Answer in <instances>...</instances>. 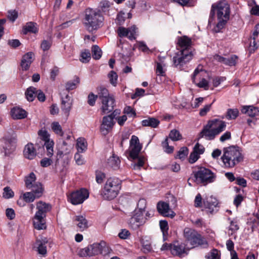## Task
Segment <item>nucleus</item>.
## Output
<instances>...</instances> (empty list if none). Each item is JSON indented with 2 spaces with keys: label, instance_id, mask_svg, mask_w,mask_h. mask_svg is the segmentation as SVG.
Returning <instances> with one entry per match:
<instances>
[{
  "label": "nucleus",
  "instance_id": "nucleus-1",
  "mask_svg": "<svg viewBox=\"0 0 259 259\" xmlns=\"http://www.w3.org/2000/svg\"><path fill=\"white\" fill-rule=\"evenodd\" d=\"M215 13H217L218 22L214 28V30L218 32L224 27L230 17V6L226 0H223L212 5L208 19L209 25L213 23Z\"/></svg>",
  "mask_w": 259,
  "mask_h": 259
},
{
  "label": "nucleus",
  "instance_id": "nucleus-2",
  "mask_svg": "<svg viewBox=\"0 0 259 259\" xmlns=\"http://www.w3.org/2000/svg\"><path fill=\"white\" fill-rule=\"evenodd\" d=\"M191 43V39L186 36H183L179 38V48L178 49L180 50L175 54L172 58L175 66L181 68L192 59Z\"/></svg>",
  "mask_w": 259,
  "mask_h": 259
},
{
  "label": "nucleus",
  "instance_id": "nucleus-3",
  "mask_svg": "<svg viewBox=\"0 0 259 259\" xmlns=\"http://www.w3.org/2000/svg\"><path fill=\"white\" fill-rule=\"evenodd\" d=\"M104 17L99 11L88 8L85 11L84 25L90 32L96 31L104 24Z\"/></svg>",
  "mask_w": 259,
  "mask_h": 259
},
{
  "label": "nucleus",
  "instance_id": "nucleus-4",
  "mask_svg": "<svg viewBox=\"0 0 259 259\" xmlns=\"http://www.w3.org/2000/svg\"><path fill=\"white\" fill-rule=\"evenodd\" d=\"M226 123L218 119L209 120L201 132V136L206 140H212L225 130Z\"/></svg>",
  "mask_w": 259,
  "mask_h": 259
},
{
  "label": "nucleus",
  "instance_id": "nucleus-5",
  "mask_svg": "<svg viewBox=\"0 0 259 259\" xmlns=\"http://www.w3.org/2000/svg\"><path fill=\"white\" fill-rule=\"evenodd\" d=\"M36 212L33 218V226L35 229L40 230L46 229L45 218L46 213L52 209L51 205L40 201L37 203Z\"/></svg>",
  "mask_w": 259,
  "mask_h": 259
},
{
  "label": "nucleus",
  "instance_id": "nucleus-6",
  "mask_svg": "<svg viewBox=\"0 0 259 259\" xmlns=\"http://www.w3.org/2000/svg\"><path fill=\"white\" fill-rule=\"evenodd\" d=\"M221 158L225 167L232 168L242 160L243 157L237 148L232 146L224 149Z\"/></svg>",
  "mask_w": 259,
  "mask_h": 259
},
{
  "label": "nucleus",
  "instance_id": "nucleus-7",
  "mask_svg": "<svg viewBox=\"0 0 259 259\" xmlns=\"http://www.w3.org/2000/svg\"><path fill=\"white\" fill-rule=\"evenodd\" d=\"M121 189V181L115 177L109 178L106 181L101 194L105 200H112L118 194Z\"/></svg>",
  "mask_w": 259,
  "mask_h": 259
},
{
  "label": "nucleus",
  "instance_id": "nucleus-8",
  "mask_svg": "<svg viewBox=\"0 0 259 259\" xmlns=\"http://www.w3.org/2000/svg\"><path fill=\"white\" fill-rule=\"evenodd\" d=\"M110 252V248L106 246L104 242L100 243H94L81 249L79 252L80 256H92L101 254L103 255L109 254Z\"/></svg>",
  "mask_w": 259,
  "mask_h": 259
},
{
  "label": "nucleus",
  "instance_id": "nucleus-9",
  "mask_svg": "<svg viewBox=\"0 0 259 259\" xmlns=\"http://www.w3.org/2000/svg\"><path fill=\"white\" fill-rule=\"evenodd\" d=\"M184 236L186 241L192 246V248L198 246L206 248L208 246V243L205 239L192 229L185 228Z\"/></svg>",
  "mask_w": 259,
  "mask_h": 259
},
{
  "label": "nucleus",
  "instance_id": "nucleus-10",
  "mask_svg": "<svg viewBox=\"0 0 259 259\" xmlns=\"http://www.w3.org/2000/svg\"><path fill=\"white\" fill-rule=\"evenodd\" d=\"M194 181L197 183L204 185L213 182L216 175L210 169L204 167H199L197 170L193 171Z\"/></svg>",
  "mask_w": 259,
  "mask_h": 259
},
{
  "label": "nucleus",
  "instance_id": "nucleus-11",
  "mask_svg": "<svg viewBox=\"0 0 259 259\" xmlns=\"http://www.w3.org/2000/svg\"><path fill=\"white\" fill-rule=\"evenodd\" d=\"M146 223V219L144 218V214L137 211H134L131 217L127 221L128 227L133 230L139 229Z\"/></svg>",
  "mask_w": 259,
  "mask_h": 259
},
{
  "label": "nucleus",
  "instance_id": "nucleus-12",
  "mask_svg": "<svg viewBox=\"0 0 259 259\" xmlns=\"http://www.w3.org/2000/svg\"><path fill=\"white\" fill-rule=\"evenodd\" d=\"M36 176L33 172H31L25 179V186L27 189H31L37 197H40L43 193V188L41 183L35 182Z\"/></svg>",
  "mask_w": 259,
  "mask_h": 259
},
{
  "label": "nucleus",
  "instance_id": "nucleus-13",
  "mask_svg": "<svg viewBox=\"0 0 259 259\" xmlns=\"http://www.w3.org/2000/svg\"><path fill=\"white\" fill-rule=\"evenodd\" d=\"M3 141L2 152L6 157H11L16 150V138L14 136H8L4 138Z\"/></svg>",
  "mask_w": 259,
  "mask_h": 259
},
{
  "label": "nucleus",
  "instance_id": "nucleus-14",
  "mask_svg": "<svg viewBox=\"0 0 259 259\" xmlns=\"http://www.w3.org/2000/svg\"><path fill=\"white\" fill-rule=\"evenodd\" d=\"M89 196L88 191L84 188L73 192L68 196L69 201L73 205L81 204L87 199Z\"/></svg>",
  "mask_w": 259,
  "mask_h": 259
},
{
  "label": "nucleus",
  "instance_id": "nucleus-15",
  "mask_svg": "<svg viewBox=\"0 0 259 259\" xmlns=\"http://www.w3.org/2000/svg\"><path fill=\"white\" fill-rule=\"evenodd\" d=\"M204 73V70L202 69V66H198L194 71L192 79L193 82L198 87L208 90L209 87L208 82L203 78L200 79L201 77Z\"/></svg>",
  "mask_w": 259,
  "mask_h": 259
},
{
  "label": "nucleus",
  "instance_id": "nucleus-16",
  "mask_svg": "<svg viewBox=\"0 0 259 259\" xmlns=\"http://www.w3.org/2000/svg\"><path fill=\"white\" fill-rule=\"evenodd\" d=\"M61 109L66 116L68 117L71 109L73 100L68 94L67 91H62L61 93Z\"/></svg>",
  "mask_w": 259,
  "mask_h": 259
},
{
  "label": "nucleus",
  "instance_id": "nucleus-17",
  "mask_svg": "<svg viewBox=\"0 0 259 259\" xmlns=\"http://www.w3.org/2000/svg\"><path fill=\"white\" fill-rule=\"evenodd\" d=\"M142 146L139 142V138L136 136H132L130 140L129 147V156L131 159H135L142 149Z\"/></svg>",
  "mask_w": 259,
  "mask_h": 259
},
{
  "label": "nucleus",
  "instance_id": "nucleus-18",
  "mask_svg": "<svg viewBox=\"0 0 259 259\" xmlns=\"http://www.w3.org/2000/svg\"><path fill=\"white\" fill-rule=\"evenodd\" d=\"M111 114L104 116L103 118L102 123L100 126V131L103 135H106L112 128L114 124L113 119L115 117L114 112Z\"/></svg>",
  "mask_w": 259,
  "mask_h": 259
},
{
  "label": "nucleus",
  "instance_id": "nucleus-19",
  "mask_svg": "<svg viewBox=\"0 0 259 259\" xmlns=\"http://www.w3.org/2000/svg\"><path fill=\"white\" fill-rule=\"evenodd\" d=\"M137 29V28L135 25L128 28L119 27L117 32L120 37H126L130 40H133L136 38Z\"/></svg>",
  "mask_w": 259,
  "mask_h": 259
},
{
  "label": "nucleus",
  "instance_id": "nucleus-20",
  "mask_svg": "<svg viewBox=\"0 0 259 259\" xmlns=\"http://www.w3.org/2000/svg\"><path fill=\"white\" fill-rule=\"evenodd\" d=\"M48 240L46 237H41L37 238L34 244V248L37 251L38 253L45 256L47 253V246Z\"/></svg>",
  "mask_w": 259,
  "mask_h": 259
},
{
  "label": "nucleus",
  "instance_id": "nucleus-21",
  "mask_svg": "<svg viewBox=\"0 0 259 259\" xmlns=\"http://www.w3.org/2000/svg\"><path fill=\"white\" fill-rule=\"evenodd\" d=\"M185 244L179 241H175L172 243L171 253L174 256L182 257L186 253Z\"/></svg>",
  "mask_w": 259,
  "mask_h": 259
},
{
  "label": "nucleus",
  "instance_id": "nucleus-22",
  "mask_svg": "<svg viewBox=\"0 0 259 259\" xmlns=\"http://www.w3.org/2000/svg\"><path fill=\"white\" fill-rule=\"evenodd\" d=\"M102 102L101 110L103 114H108L112 111L115 105V101L113 97L104 98Z\"/></svg>",
  "mask_w": 259,
  "mask_h": 259
},
{
  "label": "nucleus",
  "instance_id": "nucleus-23",
  "mask_svg": "<svg viewBox=\"0 0 259 259\" xmlns=\"http://www.w3.org/2000/svg\"><path fill=\"white\" fill-rule=\"evenodd\" d=\"M203 204L205 208L207 209V211L212 213L218 205V200L212 196L206 197L203 199Z\"/></svg>",
  "mask_w": 259,
  "mask_h": 259
},
{
  "label": "nucleus",
  "instance_id": "nucleus-24",
  "mask_svg": "<svg viewBox=\"0 0 259 259\" xmlns=\"http://www.w3.org/2000/svg\"><path fill=\"white\" fill-rule=\"evenodd\" d=\"M157 209L158 212L164 217H174V215L170 214L169 212L174 213L171 211L169 208V204L167 202L160 201L157 204Z\"/></svg>",
  "mask_w": 259,
  "mask_h": 259
},
{
  "label": "nucleus",
  "instance_id": "nucleus-25",
  "mask_svg": "<svg viewBox=\"0 0 259 259\" xmlns=\"http://www.w3.org/2000/svg\"><path fill=\"white\" fill-rule=\"evenodd\" d=\"M38 26L37 24L33 22H27L22 28L23 34H27L28 33L36 34L38 32Z\"/></svg>",
  "mask_w": 259,
  "mask_h": 259
},
{
  "label": "nucleus",
  "instance_id": "nucleus-26",
  "mask_svg": "<svg viewBox=\"0 0 259 259\" xmlns=\"http://www.w3.org/2000/svg\"><path fill=\"white\" fill-rule=\"evenodd\" d=\"M33 54L32 52H28L22 57L21 66L23 70L26 71L29 69L30 66L32 62Z\"/></svg>",
  "mask_w": 259,
  "mask_h": 259
},
{
  "label": "nucleus",
  "instance_id": "nucleus-27",
  "mask_svg": "<svg viewBox=\"0 0 259 259\" xmlns=\"http://www.w3.org/2000/svg\"><path fill=\"white\" fill-rule=\"evenodd\" d=\"M36 152L34 145L32 143L27 144L24 150V155L28 159H33L36 156Z\"/></svg>",
  "mask_w": 259,
  "mask_h": 259
},
{
  "label": "nucleus",
  "instance_id": "nucleus-28",
  "mask_svg": "<svg viewBox=\"0 0 259 259\" xmlns=\"http://www.w3.org/2000/svg\"><path fill=\"white\" fill-rule=\"evenodd\" d=\"M242 113L247 114L250 117H255L259 115V108L252 105L244 106L241 109Z\"/></svg>",
  "mask_w": 259,
  "mask_h": 259
},
{
  "label": "nucleus",
  "instance_id": "nucleus-29",
  "mask_svg": "<svg viewBox=\"0 0 259 259\" xmlns=\"http://www.w3.org/2000/svg\"><path fill=\"white\" fill-rule=\"evenodd\" d=\"M74 223L77 226L80 231H83L88 228V221L83 215H77L73 219Z\"/></svg>",
  "mask_w": 259,
  "mask_h": 259
},
{
  "label": "nucleus",
  "instance_id": "nucleus-30",
  "mask_svg": "<svg viewBox=\"0 0 259 259\" xmlns=\"http://www.w3.org/2000/svg\"><path fill=\"white\" fill-rule=\"evenodd\" d=\"M13 119H23L26 117V112L19 107H14L11 111Z\"/></svg>",
  "mask_w": 259,
  "mask_h": 259
},
{
  "label": "nucleus",
  "instance_id": "nucleus-31",
  "mask_svg": "<svg viewBox=\"0 0 259 259\" xmlns=\"http://www.w3.org/2000/svg\"><path fill=\"white\" fill-rule=\"evenodd\" d=\"M228 220L230 221V225L228 227V235L231 236L235 234L239 229V222L236 218H234L233 220L228 218Z\"/></svg>",
  "mask_w": 259,
  "mask_h": 259
},
{
  "label": "nucleus",
  "instance_id": "nucleus-32",
  "mask_svg": "<svg viewBox=\"0 0 259 259\" xmlns=\"http://www.w3.org/2000/svg\"><path fill=\"white\" fill-rule=\"evenodd\" d=\"M120 160L118 157L115 156L114 154L110 157L107 161V165L108 167L112 168L113 169H117L119 168Z\"/></svg>",
  "mask_w": 259,
  "mask_h": 259
},
{
  "label": "nucleus",
  "instance_id": "nucleus-33",
  "mask_svg": "<svg viewBox=\"0 0 259 259\" xmlns=\"http://www.w3.org/2000/svg\"><path fill=\"white\" fill-rule=\"evenodd\" d=\"M87 142L83 138H79L77 140L76 148L78 152H83L87 149Z\"/></svg>",
  "mask_w": 259,
  "mask_h": 259
},
{
  "label": "nucleus",
  "instance_id": "nucleus-34",
  "mask_svg": "<svg viewBox=\"0 0 259 259\" xmlns=\"http://www.w3.org/2000/svg\"><path fill=\"white\" fill-rule=\"evenodd\" d=\"M38 92L36 88L30 87L25 92V96L27 100L29 101H33Z\"/></svg>",
  "mask_w": 259,
  "mask_h": 259
},
{
  "label": "nucleus",
  "instance_id": "nucleus-35",
  "mask_svg": "<svg viewBox=\"0 0 259 259\" xmlns=\"http://www.w3.org/2000/svg\"><path fill=\"white\" fill-rule=\"evenodd\" d=\"M142 125L145 126H151L152 127H156L159 123V121L154 118H150L147 119H144L142 121Z\"/></svg>",
  "mask_w": 259,
  "mask_h": 259
},
{
  "label": "nucleus",
  "instance_id": "nucleus-36",
  "mask_svg": "<svg viewBox=\"0 0 259 259\" xmlns=\"http://www.w3.org/2000/svg\"><path fill=\"white\" fill-rule=\"evenodd\" d=\"M248 50L250 54L253 53L259 47V41L256 39H251L250 37L248 39Z\"/></svg>",
  "mask_w": 259,
  "mask_h": 259
},
{
  "label": "nucleus",
  "instance_id": "nucleus-37",
  "mask_svg": "<svg viewBox=\"0 0 259 259\" xmlns=\"http://www.w3.org/2000/svg\"><path fill=\"white\" fill-rule=\"evenodd\" d=\"M239 115V111L237 109H229L227 110L226 117L228 120L236 119Z\"/></svg>",
  "mask_w": 259,
  "mask_h": 259
},
{
  "label": "nucleus",
  "instance_id": "nucleus-38",
  "mask_svg": "<svg viewBox=\"0 0 259 259\" xmlns=\"http://www.w3.org/2000/svg\"><path fill=\"white\" fill-rule=\"evenodd\" d=\"M79 82V78L78 77H76L75 79H74L73 81L68 82L66 84V89L64 90L63 91H67L68 94H69V91L70 90H72L76 88L77 84Z\"/></svg>",
  "mask_w": 259,
  "mask_h": 259
},
{
  "label": "nucleus",
  "instance_id": "nucleus-39",
  "mask_svg": "<svg viewBox=\"0 0 259 259\" xmlns=\"http://www.w3.org/2000/svg\"><path fill=\"white\" fill-rule=\"evenodd\" d=\"M37 197L36 194L33 192H26L23 195V199L27 203L33 202L36 198H39Z\"/></svg>",
  "mask_w": 259,
  "mask_h": 259
},
{
  "label": "nucleus",
  "instance_id": "nucleus-40",
  "mask_svg": "<svg viewBox=\"0 0 259 259\" xmlns=\"http://www.w3.org/2000/svg\"><path fill=\"white\" fill-rule=\"evenodd\" d=\"M146 199L144 198L140 199L137 203V208L135 209L134 211H137V212L140 211L144 214L146 207Z\"/></svg>",
  "mask_w": 259,
  "mask_h": 259
},
{
  "label": "nucleus",
  "instance_id": "nucleus-41",
  "mask_svg": "<svg viewBox=\"0 0 259 259\" xmlns=\"http://www.w3.org/2000/svg\"><path fill=\"white\" fill-rule=\"evenodd\" d=\"M99 98L100 100L104 99V98H107L112 97L108 93V91L104 87H101L99 89L98 95Z\"/></svg>",
  "mask_w": 259,
  "mask_h": 259
},
{
  "label": "nucleus",
  "instance_id": "nucleus-42",
  "mask_svg": "<svg viewBox=\"0 0 259 259\" xmlns=\"http://www.w3.org/2000/svg\"><path fill=\"white\" fill-rule=\"evenodd\" d=\"M169 138L173 141H177L182 139V136L177 130H172L169 134Z\"/></svg>",
  "mask_w": 259,
  "mask_h": 259
},
{
  "label": "nucleus",
  "instance_id": "nucleus-43",
  "mask_svg": "<svg viewBox=\"0 0 259 259\" xmlns=\"http://www.w3.org/2000/svg\"><path fill=\"white\" fill-rule=\"evenodd\" d=\"M93 58L96 60L99 59L102 56V51L97 45H94L92 48Z\"/></svg>",
  "mask_w": 259,
  "mask_h": 259
},
{
  "label": "nucleus",
  "instance_id": "nucleus-44",
  "mask_svg": "<svg viewBox=\"0 0 259 259\" xmlns=\"http://www.w3.org/2000/svg\"><path fill=\"white\" fill-rule=\"evenodd\" d=\"M51 127L55 134L60 136H63V132L62 127L58 122H53L51 124Z\"/></svg>",
  "mask_w": 259,
  "mask_h": 259
},
{
  "label": "nucleus",
  "instance_id": "nucleus-45",
  "mask_svg": "<svg viewBox=\"0 0 259 259\" xmlns=\"http://www.w3.org/2000/svg\"><path fill=\"white\" fill-rule=\"evenodd\" d=\"M108 77L109 79V81L111 84L114 87L116 86L118 78V75L117 73L114 71H111L108 73Z\"/></svg>",
  "mask_w": 259,
  "mask_h": 259
},
{
  "label": "nucleus",
  "instance_id": "nucleus-46",
  "mask_svg": "<svg viewBox=\"0 0 259 259\" xmlns=\"http://www.w3.org/2000/svg\"><path fill=\"white\" fill-rule=\"evenodd\" d=\"M174 2H177L181 6L187 7H193L196 4L195 0H173Z\"/></svg>",
  "mask_w": 259,
  "mask_h": 259
},
{
  "label": "nucleus",
  "instance_id": "nucleus-47",
  "mask_svg": "<svg viewBox=\"0 0 259 259\" xmlns=\"http://www.w3.org/2000/svg\"><path fill=\"white\" fill-rule=\"evenodd\" d=\"M18 17V12L15 10H11L8 11L7 18L12 22H14Z\"/></svg>",
  "mask_w": 259,
  "mask_h": 259
},
{
  "label": "nucleus",
  "instance_id": "nucleus-48",
  "mask_svg": "<svg viewBox=\"0 0 259 259\" xmlns=\"http://www.w3.org/2000/svg\"><path fill=\"white\" fill-rule=\"evenodd\" d=\"M207 259H220V253L217 249H213L207 255Z\"/></svg>",
  "mask_w": 259,
  "mask_h": 259
},
{
  "label": "nucleus",
  "instance_id": "nucleus-49",
  "mask_svg": "<svg viewBox=\"0 0 259 259\" xmlns=\"http://www.w3.org/2000/svg\"><path fill=\"white\" fill-rule=\"evenodd\" d=\"M3 196L6 199H10L14 197V193L10 187H6L4 188Z\"/></svg>",
  "mask_w": 259,
  "mask_h": 259
},
{
  "label": "nucleus",
  "instance_id": "nucleus-50",
  "mask_svg": "<svg viewBox=\"0 0 259 259\" xmlns=\"http://www.w3.org/2000/svg\"><path fill=\"white\" fill-rule=\"evenodd\" d=\"M162 146L164 151L167 153H171L174 151V147L172 146H169L167 138H165L164 141L162 142Z\"/></svg>",
  "mask_w": 259,
  "mask_h": 259
},
{
  "label": "nucleus",
  "instance_id": "nucleus-51",
  "mask_svg": "<svg viewBox=\"0 0 259 259\" xmlns=\"http://www.w3.org/2000/svg\"><path fill=\"white\" fill-rule=\"evenodd\" d=\"M137 158H138V162L134 165L135 169L140 168L144 165L145 162L147 160L146 157L143 155L138 156Z\"/></svg>",
  "mask_w": 259,
  "mask_h": 259
},
{
  "label": "nucleus",
  "instance_id": "nucleus-52",
  "mask_svg": "<svg viewBox=\"0 0 259 259\" xmlns=\"http://www.w3.org/2000/svg\"><path fill=\"white\" fill-rule=\"evenodd\" d=\"M123 112L129 117L134 118L136 116L135 110L131 106H126L124 109Z\"/></svg>",
  "mask_w": 259,
  "mask_h": 259
},
{
  "label": "nucleus",
  "instance_id": "nucleus-53",
  "mask_svg": "<svg viewBox=\"0 0 259 259\" xmlns=\"http://www.w3.org/2000/svg\"><path fill=\"white\" fill-rule=\"evenodd\" d=\"M81 58L80 60L82 63H87L91 59V54L89 50H85L82 52L80 55Z\"/></svg>",
  "mask_w": 259,
  "mask_h": 259
},
{
  "label": "nucleus",
  "instance_id": "nucleus-54",
  "mask_svg": "<svg viewBox=\"0 0 259 259\" xmlns=\"http://www.w3.org/2000/svg\"><path fill=\"white\" fill-rule=\"evenodd\" d=\"M188 154V149L186 147H183L180 149L179 151L177 157L179 159H182L185 158V157Z\"/></svg>",
  "mask_w": 259,
  "mask_h": 259
},
{
  "label": "nucleus",
  "instance_id": "nucleus-55",
  "mask_svg": "<svg viewBox=\"0 0 259 259\" xmlns=\"http://www.w3.org/2000/svg\"><path fill=\"white\" fill-rule=\"evenodd\" d=\"M156 73L158 76H164L165 74V69L161 63H156Z\"/></svg>",
  "mask_w": 259,
  "mask_h": 259
},
{
  "label": "nucleus",
  "instance_id": "nucleus-56",
  "mask_svg": "<svg viewBox=\"0 0 259 259\" xmlns=\"http://www.w3.org/2000/svg\"><path fill=\"white\" fill-rule=\"evenodd\" d=\"M145 90L143 89L137 88L135 93L131 95L132 99H136L138 97L144 96L145 95Z\"/></svg>",
  "mask_w": 259,
  "mask_h": 259
},
{
  "label": "nucleus",
  "instance_id": "nucleus-57",
  "mask_svg": "<svg viewBox=\"0 0 259 259\" xmlns=\"http://www.w3.org/2000/svg\"><path fill=\"white\" fill-rule=\"evenodd\" d=\"M238 60V57L235 55H232L227 58V65L229 66H235Z\"/></svg>",
  "mask_w": 259,
  "mask_h": 259
},
{
  "label": "nucleus",
  "instance_id": "nucleus-58",
  "mask_svg": "<svg viewBox=\"0 0 259 259\" xmlns=\"http://www.w3.org/2000/svg\"><path fill=\"white\" fill-rule=\"evenodd\" d=\"M159 225L160 229L163 233V235L167 234V231L168 229V223L166 221H160L159 222Z\"/></svg>",
  "mask_w": 259,
  "mask_h": 259
},
{
  "label": "nucleus",
  "instance_id": "nucleus-59",
  "mask_svg": "<svg viewBox=\"0 0 259 259\" xmlns=\"http://www.w3.org/2000/svg\"><path fill=\"white\" fill-rule=\"evenodd\" d=\"M38 136L40 139L45 142L50 140V135L48 132L46 130H39L38 133Z\"/></svg>",
  "mask_w": 259,
  "mask_h": 259
},
{
  "label": "nucleus",
  "instance_id": "nucleus-60",
  "mask_svg": "<svg viewBox=\"0 0 259 259\" xmlns=\"http://www.w3.org/2000/svg\"><path fill=\"white\" fill-rule=\"evenodd\" d=\"M196 152V151L193 150V152L190 154L189 158V162L190 163H195L199 158L200 156Z\"/></svg>",
  "mask_w": 259,
  "mask_h": 259
},
{
  "label": "nucleus",
  "instance_id": "nucleus-61",
  "mask_svg": "<svg viewBox=\"0 0 259 259\" xmlns=\"http://www.w3.org/2000/svg\"><path fill=\"white\" fill-rule=\"evenodd\" d=\"M116 21L118 25H122L125 21L124 13L122 12H120L117 15Z\"/></svg>",
  "mask_w": 259,
  "mask_h": 259
},
{
  "label": "nucleus",
  "instance_id": "nucleus-62",
  "mask_svg": "<svg viewBox=\"0 0 259 259\" xmlns=\"http://www.w3.org/2000/svg\"><path fill=\"white\" fill-rule=\"evenodd\" d=\"M53 161L50 158H44L40 162V165L43 167H46L52 164Z\"/></svg>",
  "mask_w": 259,
  "mask_h": 259
},
{
  "label": "nucleus",
  "instance_id": "nucleus-63",
  "mask_svg": "<svg viewBox=\"0 0 259 259\" xmlns=\"http://www.w3.org/2000/svg\"><path fill=\"white\" fill-rule=\"evenodd\" d=\"M80 153L77 152L74 155V159L78 165H82L84 163V159Z\"/></svg>",
  "mask_w": 259,
  "mask_h": 259
},
{
  "label": "nucleus",
  "instance_id": "nucleus-64",
  "mask_svg": "<svg viewBox=\"0 0 259 259\" xmlns=\"http://www.w3.org/2000/svg\"><path fill=\"white\" fill-rule=\"evenodd\" d=\"M259 34V24H257L255 25L254 29L252 32L250 37L251 39H256Z\"/></svg>",
  "mask_w": 259,
  "mask_h": 259
}]
</instances>
